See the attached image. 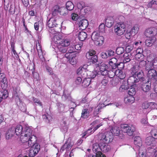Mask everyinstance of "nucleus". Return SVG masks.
Segmentation results:
<instances>
[{
    "mask_svg": "<svg viewBox=\"0 0 157 157\" xmlns=\"http://www.w3.org/2000/svg\"><path fill=\"white\" fill-rule=\"evenodd\" d=\"M113 136L111 132H107L104 133H100L98 136V140L101 143L108 144L112 141Z\"/></svg>",
    "mask_w": 157,
    "mask_h": 157,
    "instance_id": "f257e3e1",
    "label": "nucleus"
},
{
    "mask_svg": "<svg viewBox=\"0 0 157 157\" xmlns=\"http://www.w3.org/2000/svg\"><path fill=\"white\" fill-rule=\"evenodd\" d=\"M121 129L122 131L126 133L128 136H131L135 131L136 128L133 125L130 126L127 124H124L121 125Z\"/></svg>",
    "mask_w": 157,
    "mask_h": 157,
    "instance_id": "f03ea898",
    "label": "nucleus"
},
{
    "mask_svg": "<svg viewBox=\"0 0 157 157\" xmlns=\"http://www.w3.org/2000/svg\"><path fill=\"white\" fill-rule=\"evenodd\" d=\"M125 25L123 22H118L115 27V33L117 35L121 36L123 35L125 31Z\"/></svg>",
    "mask_w": 157,
    "mask_h": 157,
    "instance_id": "7ed1b4c3",
    "label": "nucleus"
},
{
    "mask_svg": "<svg viewBox=\"0 0 157 157\" xmlns=\"http://www.w3.org/2000/svg\"><path fill=\"white\" fill-rule=\"evenodd\" d=\"M147 77L148 82H150L154 83L157 82V72L154 69L148 71Z\"/></svg>",
    "mask_w": 157,
    "mask_h": 157,
    "instance_id": "20e7f679",
    "label": "nucleus"
},
{
    "mask_svg": "<svg viewBox=\"0 0 157 157\" xmlns=\"http://www.w3.org/2000/svg\"><path fill=\"white\" fill-rule=\"evenodd\" d=\"M20 140L22 143H26L28 144L29 146L32 144V141L34 142V141H36V138L35 135H33L32 136L29 137L22 134L21 136Z\"/></svg>",
    "mask_w": 157,
    "mask_h": 157,
    "instance_id": "39448f33",
    "label": "nucleus"
},
{
    "mask_svg": "<svg viewBox=\"0 0 157 157\" xmlns=\"http://www.w3.org/2000/svg\"><path fill=\"white\" fill-rule=\"evenodd\" d=\"M57 17H52L50 18L48 21L47 23V26L49 28H53L58 26L59 24L58 23Z\"/></svg>",
    "mask_w": 157,
    "mask_h": 157,
    "instance_id": "423d86ee",
    "label": "nucleus"
},
{
    "mask_svg": "<svg viewBox=\"0 0 157 157\" xmlns=\"http://www.w3.org/2000/svg\"><path fill=\"white\" fill-rule=\"evenodd\" d=\"M145 33L146 36H152L157 34V29L155 27H151L147 29Z\"/></svg>",
    "mask_w": 157,
    "mask_h": 157,
    "instance_id": "0eeeda50",
    "label": "nucleus"
},
{
    "mask_svg": "<svg viewBox=\"0 0 157 157\" xmlns=\"http://www.w3.org/2000/svg\"><path fill=\"white\" fill-rule=\"evenodd\" d=\"M108 66L104 63H102L100 67V71L98 72V74H101L102 75H107Z\"/></svg>",
    "mask_w": 157,
    "mask_h": 157,
    "instance_id": "6e6552de",
    "label": "nucleus"
},
{
    "mask_svg": "<svg viewBox=\"0 0 157 157\" xmlns=\"http://www.w3.org/2000/svg\"><path fill=\"white\" fill-rule=\"evenodd\" d=\"M23 134L24 135H26L28 136H32L33 135H34L33 133V130L32 127L28 126L24 127L23 128Z\"/></svg>",
    "mask_w": 157,
    "mask_h": 157,
    "instance_id": "1a4fd4ad",
    "label": "nucleus"
},
{
    "mask_svg": "<svg viewBox=\"0 0 157 157\" xmlns=\"http://www.w3.org/2000/svg\"><path fill=\"white\" fill-rule=\"evenodd\" d=\"M65 57L68 59L70 63L72 65L75 64L77 62V57L75 54L69 55L68 53H66L65 55Z\"/></svg>",
    "mask_w": 157,
    "mask_h": 157,
    "instance_id": "9d476101",
    "label": "nucleus"
},
{
    "mask_svg": "<svg viewBox=\"0 0 157 157\" xmlns=\"http://www.w3.org/2000/svg\"><path fill=\"white\" fill-rule=\"evenodd\" d=\"M117 60L115 58L110 59L109 62V67L112 70H116L117 68Z\"/></svg>",
    "mask_w": 157,
    "mask_h": 157,
    "instance_id": "9b49d317",
    "label": "nucleus"
},
{
    "mask_svg": "<svg viewBox=\"0 0 157 157\" xmlns=\"http://www.w3.org/2000/svg\"><path fill=\"white\" fill-rule=\"evenodd\" d=\"M143 82V84L142 85L141 88L142 90L145 92H149L151 89V83L152 82Z\"/></svg>",
    "mask_w": 157,
    "mask_h": 157,
    "instance_id": "f8f14e48",
    "label": "nucleus"
},
{
    "mask_svg": "<svg viewBox=\"0 0 157 157\" xmlns=\"http://www.w3.org/2000/svg\"><path fill=\"white\" fill-rule=\"evenodd\" d=\"M134 76H135V77L137 79L138 82L140 81L141 82H145V76L142 71H140L138 72L137 73V74L134 75Z\"/></svg>",
    "mask_w": 157,
    "mask_h": 157,
    "instance_id": "ddd939ff",
    "label": "nucleus"
},
{
    "mask_svg": "<svg viewBox=\"0 0 157 157\" xmlns=\"http://www.w3.org/2000/svg\"><path fill=\"white\" fill-rule=\"evenodd\" d=\"M109 132H111L113 136V135L119 136L121 138H122L121 137L122 136L123 137V135L121 134V132H120V130L119 127H113Z\"/></svg>",
    "mask_w": 157,
    "mask_h": 157,
    "instance_id": "4468645a",
    "label": "nucleus"
},
{
    "mask_svg": "<svg viewBox=\"0 0 157 157\" xmlns=\"http://www.w3.org/2000/svg\"><path fill=\"white\" fill-rule=\"evenodd\" d=\"M60 7L58 5H55L52 9V14L53 17H58L59 14Z\"/></svg>",
    "mask_w": 157,
    "mask_h": 157,
    "instance_id": "2eb2a0df",
    "label": "nucleus"
},
{
    "mask_svg": "<svg viewBox=\"0 0 157 157\" xmlns=\"http://www.w3.org/2000/svg\"><path fill=\"white\" fill-rule=\"evenodd\" d=\"M115 20L113 17L108 16L105 19V25L108 28L111 27L114 23Z\"/></svg>",
    "mask_w": 157,
    "mask_h": 157,
    "instance_id": "dca6fc26",
    "label": "nucleus"
},
{
    "mask_svg": "<svg viewBox=\"0 0 157 157\" xmlns=\"http://www.w3.org/2000/svg\"><path fill=\"white\" fill-rule=\"evenodd\" d=\"M88 25V21L86 19H82L79 22V26L80 29L83 30L85 29Z\"/></svg>",
    "mask_w": 157,
    "mask_h": 157,
    "instance_id": "f3484780",
    "label": "nucleus"
},
{
    "mask_svg": "<svg viewBox=\"0 0 157 157\" xmlns=\"http://www.w3.org/2000/svg\"><path fill=\"white\" fill-rule=\"evenodd\" d=\"M135 55V54H133V53H128L125 54L124 56V60L123 61L124 62L126 63L129 62L132 59H133Z\"/></svg>",
    "mask_w": 157,
    "mask_h": 157,
    "instance_id": "a211bd4d",
    "label": "nucleus"
},
{
    "mask_svg": "<svg viewBox=\"0 0 157 157\" xmlns=\"http://www.w3.org/2000/svg\"><path fill=\"white\" fill-rule=\"evenodd\" d=\"M101 151H103L104 152H106L110 150V146L107 144L101 143L100 147Z\"/></svg>",
    "mask_w": 157,
    "mask_h": 157,
    "instance_id": "6ab92c4d",
    "label": "nucleus"
},
{
    "mask_svg": "<svg viewBox=\"0 0 157 157\" xmlns=\"http://www.w3.org/2000/svg\"><path fill=\"white\" fill-rule=\"evenodd\" d=\"M101 143V142H100L99 144L97 143H95L93 145L92 150L96 154L98 153L99 152L101 151L100 147Z\"/></svg>",
    "mask_w": 157,
    "mask_h": 157,
    "instance_id": "aec40b11",
    "label": "nucleus"
},
{
    "mask_svg": "<svg viewBox=\"0 0 157 157\" xmlns=\"http://www.w3.org/2000/svg\"><path fill=\"white\" fill-rule=\"evenodd\" d=\"M134 144L135 145L139 148L142 145V141L141 138L139 136H136L134 138Z\"/></svg>",
    "mask_w": 157,
    "mask_h": 157,
    "instance_id": "412c9836",
    "label": "nucleus"
},
{
    "mask_svg": "<svg viewBox=\"0 0 157 157\" xmlns=\"http://www.w3.org/2000/svg\"><path fill=\"white\" fill-rule=\"evenodd\" d=\"M23 128L24 127H23L21 125H17L15 129V132L16 134L18 136L21 135L23 134Z\"/></svg>",
    "mask_w": 157,
    "mask_h": 157,
    "instance_id": "4be33fe9",
    "label": "nucleus"
},
{
    "mask_svg": "<svg viewBox=\"0 0 157 157\" xmlns=\"http://www.w3.org/2000/svg\"><path fill=\"white\" fill-rule=\"evenodd\" d=\"M29 73H32L33 77L36 79L38 77V74L37 73L35 72V67L34 64H31L29 66Z\"/></svg>",
    "mask_w": 157,
    "mask_h": 157,
    "instance_id": "5701e85b",
    "label": "nucleus"
},
{
    "mask_svg": "<svg viewBox=\"0 0 157 157\" xmlns=\"http://www.w3.org/2000/svg\"><path fill=\"white\" fill-rule=\"evenodd\" d=\"M115 74L116 75L119 77L121 79H123L125 77V75L122 70H116Z\"/></svg>",
    "mask_w": 157,
    "mask_h": 157,
    "instance_id": "b1692460",
    "label": "nucleus"
},
{
    "mask_svg": "<svg viewBox=\"0 0 157 157\" xmlns=\"http://www.w3.org/2000/svg\"><path fill=\"white\" fill-rule=\"evenodd\" d=\"M14 129V128H12L8 130L6 134V139H9L13 136L15 132Z\"/></svg>",
    "mask_w": 157,
    "mask_h": 157,
    "instance_id": "393cba45",
    "label": "nucleus"
},
{
    "mask_svg": "<svg viewBox=\"0 0 157 157\" xmlns=\"http://www.w3.org/2000/svg\"><path fill=\"white\" fill-rule=\"evenodd\" d=\"M62 98L63 101H71V97L70 94L67 93V91L64 90L63 92V94L62 96Z\"/></svg>",
    "mask_w": 157,
    "mask_h": 157,
    "instance_id": "a878e982",
    "label": "nucleus"
},
{
    "mask_svg": "<svg viewBox=\"0 0 157 157\" xmlns=\"http://www.w3.org/2000/svg\"><path fill=\"white\" fill-rule=\"evenodd\" d=\"M36 141H32V143L31 144H30L29 146L31 147L33 149H35L37 152H38L40 149V146L37 143H35Z\"/></svg>",
    "mask_w": 157,
    "mask_h": 157,
    "instance_id": "bb28decb",
    "label": "nucleus"
},
{
    "mask_svg": "<svg viewBox=\"0 0 157 157\" xmlns=\"http://www.w3.org/2000/svg\"><path fill=\"white\" fill-rule=\"evenodd\" d=\"M71 146L70 143L68 142L66 143L61 148L60 151L62 152L65 150H66L67 151H68L71 149Z\"/></svg>",
    "mask_w": 157,
    "mask_h": 157,
    "instance_id": "cd10ccee",
    "label": "nucleus"
},
{
    "mask_svg": "<svg viewBox=\"0 0 157 157\" xmlns=\"http://www.w3.org/2000/svg\"><path fill=\"white\" fill-rule=\"evenodd\" d=\"M151 137L153 139H157V127H152L150 132Z\"/></svg>",
    "mask_w": 157,
    "mask_h": 157,
    "instance_id": "c85d7f7f",
    "label": "nucleus"
},
{
    "mask_svg": "<svg viewBox=\"0 0 157 157\" xmlns=\"http://www.w3.org/2000/svg\"><path fill=\"white\" fill-rule=\"evenodd\" d=\"M134 100V98L132 96H130L124 98V102L126 104H130L133 103Z\"/></svg>",
    "mask_w": 157,
    "mask_h": 157,
    "instance_id": "c756f323",
    "label": "nucleus"
},
{
    "mask_svg": "<svg viewBox=\"0 0 157 157\" xmlns=\"http://www.w3.org/2000/svg\"><path fill=\"white\" fill-rule=\"evenodd\" d=\"M78 37L79 40L83 41L87 38V34L86 33L82 31L79 33Z\"/></svg>",
    "mask_w": 157,
    "mask_h": 157,
    "instance_id": "7c9ffc66",
    "label": "nucleus"
},
{
    "mask_svg": "<svg viewBox=\"0 0 157 157\" xmlns=\"http://www.w3.org/2000/svg\"><path fill=\"white\" fill-rule=\"evenodd\" d=\"M60 45L67 47L70 45L71 41L69 39H62Z\"/></svg>",
    "mask_w": 157,
    "mask_h": 157,
    "instance_id": "2f4dec72",
    "label": "nucleus"
},
{
    "mask_svg": "<svg viewBox=\"0 0 157 157\" xmlns=\"http://www.w3.org/2000/svg\"><path fill=\"white\" fill-rule=\"evenodd\" d=\"M104 38L102 36H101L97 40H94L95 43L99 46H101L104 43Z\"/></svg>",
    "mask_w": 157,
    "mask_h": 157,
    "instance_id": "473e14b6",
    "label": "nucleus"
},
{
    "mask_svg": "<svg viewBox=\"0 0 157 157\" xmlns=\"http://www.w3.org/2000/svg\"><path fill=\"white\" fill-rule=\"evenodd\" d=\"M154 139L151 136L147 137L146 138L145 141L146 144L147 145H151L155 142Z\"/></svg>",
    "mask_w": 157,
    "mask_h": 157,
    "instance_id": "72a5a7b5",
    "label": "nucleus"
},
{
    "mask_svg": "<svg viewBox=\"0 0 157 157\" xmlns=\"http://www.w3.org/2000/svg\"><path fill=\"white\" fill-rule=\"evenodd\" d=\"M20 89L18 87H16L15 89L14 90L13 94V97L16 98L17 101H20L19 97V92Z\"/></svg>",
    "mask_w": 157,
    "mask_h": 157,
    "instance_id": "f704fd0d",
    "label": "nucleus"
},
{
    "mask_svg": "<svg viewBox=\"0 0 157 157\" xmlns=\"http://www.w3.org/2000/svg\"><path fill=\"white\" fill-rule=\"evenodd\" d=\"M89 113L88 109H83L81 117L84 119L87 118L89 116Z\"/></svg>",
    "mask_w": 157,
    "mask_h": 157,
    "instance_id": "c9c22d12",
    "label": "nucleus"
},
{
    "mask_svg": "<svg viewBox=\"0 0 157 157\" xmlns=\"http://www.w3.org/2000/svg\"><path fill=\"white\" fill-rule=\"evenodd\" d=\"M148 62L146 63V64L145 65V69L147 71H149L151 69H154L153 68V67L152 65L151 62L149 58H147Z\"/></svg>",
    "mask_w": 157,
    "mask_h": 157,
    "instance_id": "e433bc0d",
    "label": "nucleus"
},
{
    "mask_svg": "<svg viewBox=\"0 0 157 157\" xmlns=\"http://www.w3.org/2000/svg\"><path fill=\"white\" fill-rule=\"evenodd\" d=\"M0 79L1 82L3 83L5 86H8V82L7 78L3 73H2L1 75H0Z\"/></svg>",
    "mask_w": 157,
    "mask_h": 157,
    "instance_id": "4c0bfd02",
    "label": "nucleus"
},
{
    "mask_svg": "<svg viewBox=\"0 0 157 157\" xmlns=\"http://www.w3.org/2000/svg\"><path fill=\"white\" fill-rule=\"evenodd\" d=\"M128 83L135 84L136 83L138 82L137 79L135 76H131L129 77L127 80Z\"/></svg>",
    "mask_w": 157,
    "mask_h": 157,
    "instance_id": "58836bf2",
    "label": "nucleus"
},
{
    "mask_svg": "<svg viewBox=\"0 0 157 157\" xmlns=\"http://www.w3.org/2000/svg\"><path fill=\"white\" fill-rule=\"evenodd\" d=\"M8 96L7 91L5 90L3 92L0 91V102L2 101V99L6 98Z\"/></svg>",
    "mask_w": 157,
    "mask_h": 157,
    "instance_id": "ea45409f",
    "label": "nucleus"
},
{
    "mask_svg": "<svg viewBox=\"0 0 157 157\" xmlns=\"http://www.w3.org/2000/svg\"><path fill=\"white\" fill-rule=\"evenodd\" d=\"M68 12V10L64 7H60L59 14L62 15H65L67 14Z\"/></svg>",
    "mask_w": 157,
    "mask_h": 157,
    "instance_id": "a19ab883",
    "label": "nucleus"
},
{
    "mask_svg": "<svg viewBox=\"0 0 157 157\" xmlns=\"http://www.w3.org/2000/svg\"><path fill=\"white\" fill-rule=\"evenodd\" d=\"M139 30V28L137 25H135L131 29L130 33L133 36L137 34Z\"/></svg>",
    "mask_w": 157,
    "mask_h": 157,
    "instance_id": "79ce46f5",
    "label": "nucleus"
},
{
    "mask_svg": "<svg viewBox=\"0 0 157 157\" xmlns=\"http://www.w3.org/2000/svg\"><path fill=\"white\" fill-rule=\"evenodd\" d=\"M91 80L89 78H85L84 79L82 83V86L84 87H86L88 86L90 84Z\"/></svg>",
    "mask_w": 157,
    "mask_h": 157,
    "instance_id": "37998d69",
    "label": "nucleus"
},
{
    "mask_svg": "<svg viewBox=\"0 0 157 157\" xmlns=\"http://www.w3.org/2000/svg\"><path fill=\"white\" fill-rule=\"evenodd\" d=\"M68 10H71L74 8V5L70 1L67 2L66 3V7Z\"/></svg>",
    "mask_w": 157,
    "mask_h": 157,
    "instance_id": "c03bdc74",
    "label": "nucleus"
},
{
    "mask_svg": "<svg viewBox=\"0 0 157 157\" xmlns=\"http://www.w3.org/2000/svg\"><path fill=\"white\" fill-rule=\"evenodd\" d=\"M52 77L55 79V84L57 87H60L61 85L60 80L59 78H57L56 76L54 75H52Z\"/></svg>",
    "mask_w": 157,
    "mask_h": 157,
    "instance_id": "a18cd8bd",
    "label": "nucleus"
},
{
    "mask_svg": "<svg viewBox=\"0 0 157 157\" xmlns=\"http://www.w3.org/2000/svg\"><path fill=\"white\" fill-rule=\"evenodd\" d=\"M62 40L60 36H55L53 38V42L58 45H60Z\"/></svg>",
    "mask_w": 157,
    "mask_h": 157,
    "instance_id": "49530a36",
    "label": "nucleus"
},
{
    "mask_svg": "<svg viewBox=\"0 0 157 157\" xmlns=\"http://www.w3.org/2000/svg\"><path fill=\"white\" fill-rule=\"evenodd\" d=\"M98 31L99 33L102 34L105 33V25L104 24H101L99 26Z\"/></svg>",
    "mask_w": 157,
    "mask_h": 157,
    "instance_id": "de8ad7c7",
    "label": "nucleus"
},
{
    "mask_svg": "<svg viewBox=\"0 0 157 157\" xmlns=\"http://www.w3.org/2000/svg\"><path fill=\"white\" fill-rule=\"evenodd\" d=\"M116 70H111L109 71L107 70V75L109 78H113L115 75H116Z\"/></svg>",
    "mask_w": 157,
    "mask_h": 157,
    "instance_id": "09e8293b",
    "label": "nucleus"
},
{
    "mask_svg": "<svg viewBox=\"0 0 157 157\" xmlns=\"http://www.w3.org/2000/svg\"><path fill=\"white\" fill-rule=\"evenodd\" d=\"M38 53V55L39 56V57L41 60L43 62L45 60V59L44 58V54H43V52L42 51V50H37Z\"/></svg>",
    "mask_w": 157,
    "mask_h": 157,
    "instance_id": "8fccbe9b",
    "label": "nucleus"
},
{
    "mask_svg": "<svg viewBox=\"0 0 157 157\" xmlns=\"http://www.w3.org/2000/svg\"><path fill=\"white\" fill-rule=\"evenodd\" d=\"M154 42L155 41L154 40L149 38L146 40L145 44L147 46L150 47L152 45L153 43H154Z\"/></svg>",
    "mask_w": 157,
    "mask_h": 157,
    "instance_id": "3c124183",
    "label": "nucleus"
},
{
    "mask_svg": "<svg viewBox=\"0 0 157 157\" xmlns=\"http://www.w3.org/2000/svg\"><path fill=\"white\" fill-rule=\"evenodd\" d=\"M95 51L93 50H91L86 54V57L87 59L90 58V57L93 56L96 53Z\"/></svg>",
    "mask_w": 157,
    "mask_h": 157,
    "instance_id": "603ef678",
    "label": "nucleus"
},
{
    "mask_svg": "<svg viewBox=\"0 0 157 157\" xmlns=\"http://www.w3.org/2000/svg\"><path fill=\"white\" fill-rule=\"evenodd\" d=\"M57 48L60 52L63 53H66L67 51V47L58 45H57Z\"/></svg>",
    "mask_w": 157,
    "mask_h": 157,
    "instance_id": "864d4df0",
    "label": "nucleus"
},
{
    "mask_svg": "<svg viewBox=\"0 0 157 157\" xmlns=\"http://www.w3.org/2000/svg\"><path fill=\"white\" fill-rule=\"evenodd\" d=\"M98 33L96 32H94L91 35V38L92 40H97L98 38L100 36Z\"/></svg>",
    "mask_w": 157,
    "mask_h": 157,
    "instance_id": "5fc2aeb1",
    "label": "nucleus"
},
{
    "mask_svg": "<svg viewBox=\"0 0 157 157\" xmlns=\"http://www.w3.org/2000/svg\"><path fill=\"white\" fill-rule=\"evenodd\" d=\"M38 153L35 150V149H33L31 147L29 153V157H33Z\"/></svg>",
    "mask_w": 157,
    "mask_h": 157,
    "instance_id": "6e6d98bb",
    "label": "nucleus"
},
{
    "mask_svg": "<svg viewBox=\"0 0 157 157\" xmlns=\"http://www.w3.org/2000/svg\"><path fill=\"white\" fill-rule=\"evenodd\" d=\"M128 91V94L130 96H133L136 93V91L135 88L132 87V86H131L130 88H129V90Z\"/></svg>",
    "mask_w": 157,
    "mask_h": 157,
    "instance_id": "4d7b16f0",
    "label": "nucleus"
},
{
    "mask_svg": "<svg viewBox=\"0 0 157 157\" xmlns=\"http://www.w3.org/2000/svg\"><path fill=\"white\" fill-rule=\"evenodd\" d=\"M99 74L98 73L97 74L96 72L94 71L89 72L88 74V75L89 76V78H94Z\"/></svg>",
    "mask_w": 157,
    "mask_h": 157,
    "instance_id": "13d9d810",
    "label": "nucleus"
},
{
    "mask_svg": "<svg viewBox=\"0 0 157 157\" xmlns=\"http://www.w3.org/2000/svg\"><path fill=\"white\" fill-rule=\"evenodd\" d=\"M124 52V48L121 47H118L116 50V52L117 54L118 55H120L122 54Z\"/></svg>",
    "mask_w": 157,
    "mask_h": 157,
    "instance_id": "bf43d9fd",
    "label": "nucleus"
},
{
    "mask_svg": "<svg viewBox=\"0 0 157 157\" xmlns=\"http://www.w3.org/2000/svg\"><path fill=\"white\" fill-rule=\"evenodd\" d=\"M133 54H135V58L137 60H139V59H140V60H142L144 57L143 54H135L133 53Z\"/></svg>",
    "mask_w": 157,
    "mask_h": 157,
    "instance_id": "052dcab7",
    "label": "nucleus"
},
{
    "mask_svg": "<svg viewBox=\"0 0 157 157\" xmlns=\"http://www.w3.org/2000/svg\"><path fill=\"white\" fill-rule=\"evenodd\" d=\"M67 50L68 52L67 53H68L69 55H71L72 54V53L74 52H75V49L74 46H70L69 47H68V48H67Z\"/></svg>",
    "mask_w": 157,
    "mask_h": 157,
    "instance_id": "680f3d73",
    "label": "nucleus"
},
{
    "mask_svg": "<svg viewBox=\"0 0 157 157\" xmlns=\"http://www.w3.org/2000/svg\"><path fill=\"white\" fill-rule=\"evenodd\" d=\"M77 6L78 9L81 10L84 7L85 4L84 2H80L77 3Z\"/></svg>",
    "mask_w": 157,
    "mask_h": 157,
    "instance_id": "e2e57ef3",
    "label": "nucleus"
},
{
    "mask_svg": "<svg viewBox=\"0 0 157 157\" xmlns=\"http://www.w3.org/2000/svg\"><path fill=\"white\" fill-rule=\"evenodd\" d=\"M109 82V78L107 77H104L101 81V83L103 85L106 86Z\"/></svg>",
    "mask_w": 157,
    "mask_h": 157,
    "instance_id": "0e129e2a",
    "label": "nucleus"
},
{
    "mask_svg": "<svg viewBox=\"0 0 157 157\" xmlns=\"http://www.w3.org/2000/svg\"><path fill=\"white\" fill-rule=\"evenodd\" d=\"M128 86L127 85H125L124 84L122 85L120 87L119 90L121 92L124 91L125 90H126L128 89Z\"/></svg>",
    "mask_w": 157,
    "mask_h": 157,
    "instance_id": "69168bd1",
    "label": "nucleus"
},
{
    "mask_svg": "<svg viewBox=\"0 0 157 157\" xmlns=\"http://www.w3.org/2000/svg\"><path fill=\"white\" fill-rule=\"evenodd\" d=\"M90 58L88 59L90 60V62L93 63H95L98 61V57L96 55H94L90 57Z\"/></svg>",
    "mask_w": 157,
    "mask_h": 157,
    "instance_id": "338daca9",
    "label": "nucleus"
},
{
    "mask_svg": "<svg viewBox=\"0 0 157 157\" xmlns=\"http://www.w3.org/2000/svg\"><path fill=\"white\" fill-rule=\"evenodd\" d=\"M149 108L154 109L157 108V105L154 102H149Z\"/></svg>",
    "mask_w": 157,
    "mask_h": 157,
    "instance_id": "774afa93",
    "label": "nucleus"
}]
</instances>
